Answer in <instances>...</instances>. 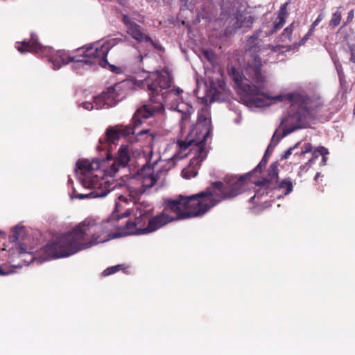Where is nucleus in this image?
Listing matches in <instances>:
<instances>
[{
  "label": "nucleus",
  "mask_w": 355,
  "mask_h": 355,
  "mask_svg": "<svg viewBox=\"0 0 355 355\" xmlns=\"http://www.w3.org/2000/svg\"><path fill=\"white\" fill-rule=\"evenodd\" d=\"M257 38V35H253L248 42L250 46L249 51L254 53L252 62L249 63L241 73L235 68L231 69V76L239 88V92L244 95L243 101L250 108L264 107L277 102H284L288 106L282 121V123L284 124V134L279 136L277 132L274 133L262 159L255 168L256 171H261L268 162V157L281 138L297 128H303L304 121L313 116L315 111L322 105V101L319 97H310L300 93H289L275 96L267 94L266 89L268 82L261 73V62L262 60L264 62H274L275 60H270V58L263 59V57L270 55V58H274L282 46H268L261 49L257 43L253 46Z\"/></svg>",
  "instance_id": "f257e3e1"
},
{
  "label": "nucleus",
  "mask_w": 355,
  "mask_h": 355,
  "mask_svg": "<svg viewBox=\"0 0 355 355\" xmlns=\"http://www.w3.org/2000/svg\"><path fill=\"white\" fill-rule=\"evenodd\" d=\"M245 182L244 177L230 176L225 178L223 182L213 183L205 191L189 196L180 195L175 199L168 200L163 211L150 218L147 225L145 219L139 218L136 222H126L124 229L117 234L109 232L116 227L115 224L107 222L95 226L92 221H89L88 225L94 236L89 243L107 241L130 235L146 234L155 232L173 220L202 216L220 201L241 193L243 191Z\"/></svg>",
  "instance_id": "f03ea898"
},
{
  "label": "nucleus",
  "mask_w": 355,
  "mask_h": 355,
  "mask_svg": "<svg viewBox=\"0 0 355 355\" xmlns=\"http://www.w3.org/2000/svg\"><path fill=\"white\" fill-rule=\"evenodd\" d=\"M127 202L126 197L119 196L116 200L114 210L108 220L96 223L94 219L87 218L71 231L62 234L57 242L47 243L35 254L33 251L35 241L32 235L24 227L16 226L9 237L10 242L12 243V246L9 248V266L6 264L0 267V275L13 273L15 269L28 266L32 262L39 264L50 259L69 257L94 245L104 243L105 241H96V243H89L94 237L91 228L88 225L89 221H92L95 226L104 225L107 222L115 224L116 227L109 232L113 234H117L125 227V226L123 228L119 226V220L130 214V209H126L125 212L121 213L125 208L123 205Z\"/></svg>",
  "instance_id": "7ed1b4c3"
},
{
  "label": "nucleus",
  "mask_w": 355,
  "mask_h": 355,
  "mask_svg": "<svg viewBox=\"0 0 355 355\" xmlns=\"http://www.w3.org/2000/svg\"><path fill=\"white\" fill-rule=\"evenodd\" d=\"M123 85H132L134 89H145L150 92V99L155 105H144L139 108L134 114V120L140 122L141 119H148L155 113L162 111L163 105L166 107L176 110L181 114L180 126L183 129L186 122L193 112V107L183 100L184 92L179 87L171 88L172 77L167 69L160 71H143L137 77L132 78L122 83Z\"/></svg>",
  "instance_id": "20e7f679"
},
{
  "label": "nucleus",
  "mask_w": 355,
  "mask_h": 355,
  "mask_svg": "<svg viewBox=\"0 0 355 355\" xmlns=\"http://www.w3.org/2000/svg\"><path fill=\"white\" fill-rule=\"evenodd\" d=\"M15 46L21 53L31 52L47 57L53 69H59L62 65L71 62L72 68L78 72L82 70L95 69L100 66L103 68L108 67L116 73H121L119 67L110 64L107 62V55L111 45L107 41H99L86 47L78 49L74 55L69 54L65 51H55L49 46H42L34 35H31L28 42L24 40L17 42Z\"/></svg>",
  "instance_id": "39448f33"
},
{
  "label": "nucleus",
  "mask_w": 355,
  "mask_h": 355,
  "mask_svg": "<svg viewBox=\"0 0 355 355\" xmlns=\"http://www.w3.org/2000/svg\"><path fill=\"white\" fill-rule=\"evenodd\" d=\"M130 150L121 146L117 157L112 163L100 162L97 160L82 159L76 164V173L82 186L92 189L88 193H78L76 190L71 194V198L79 200L103 198L116 188L114 177L121 168L126 166L130 161Z\"/></svg>",
  "instance_id": "423d86ee"
},
{
  "label": "nucleus",
  "mask_w": 355,
  "mask_h": 355,
  "mask_svg": "<svg viewBox=\"0 0 355 355\" xmlns=\"http://www.w3.org/2000/svg\"><path fill=\"white\" fill-rule=\"evenodd\" d=\"M211 131L210 107L208 105H203L198 111L197 123L186 141H179L175 144V148L178 149V153L175 155V159H180L188 153L193 154L189 166L182 171L184 178L189 179L198 174L196 167L199 166L207 156L205 144L211 137Z\"/></svg>",
  "instance_id": "0eeeda50"
},
{
  "label": "nucleus",
  "mask_w": 355,
  "mask_h": 355,
  "mask_svg": "<svg viewBox=\"0 0 355 355\" xmlns=\"http://www.w3.org/2000/svg\"><path fill=\"white\" fill-rule=\"evenodd\" d=\"M146 155V164L137 171L133 179L138 182L139 184L135 187L129 189L130 200L134 202V220H128V222H136L139 218L145 219L146 220L153 210V206L146 201H139V196L147 192L148 189L153 187L157 182V177L155 174V165L157 163L159 155L154 153L151 147L148 146L144 150Z\"/></svg>",
  "instance_id": "6e6552de"
},
{
  "label": "nucleus",
  "mask_w": 355,
  "mask_h": 355,
  "mask_svg": "<svg viewBox=\"0 0 355 355\" xmlns=\"http://www.w3.org/2000/svg\"><path fill=\"white\" fill-rule=\"evenodd\" d=\"M121 84H115L109 87L106 91L103 92L99 96L94 97L93 102L86 101L81 103V106L86 110H92L109 108L114 106L119 101V91Z\"/></svg>",
  "instance_id": "1a4fd4ad"
},
{
  "label": "nucleus",
  "mask_w": 355,
  "mask_h": 355,
  "mask_svg": "<svg viewBox=\"0 0 355 355\" xmlns=\"http://www.w3.org/2000/svg\"><path fill=\"white\" fill-rule=\"evenodd\" d=\"M221 16V19L225 20V23L227 24L228 33H232V31L238 28L250 27L254 21V17L248 13L240 12L237 10H235L234 8L229 12L223 10Z\"/></svg>",
  "instance_id": "9d476101"
},
{
  "label": "nucleus",
  "mask_w": 355,
  "mask_h": 355,
  "mask_svg": "<svg viewBox=\"0 0 355 355\" xmlns=\"http://www.w3.org/2000/svg\"><path fill=\"white\" fill-rule=\"evenodd\" d=\"M123 22L125 24L127 33L135 40L139 42H149L155 46L149 35L144 33L142 28L132 21L128 15L123 16Z\"/></svg>",
  "instance_id": "9b49d317"
},
{
  "label": "nucleus",
  "mask_w": 355,
  "mask_h": 355,
  "mask_svg": "<svg viewBox=\"0 0 355 355\" xmlns=\"http://www.w3.org/2000/svg\"><path fill=\"white\" fill-rule=\"evenodd\" d=\"M144 119L141 118L140 122L135 121L132 118L135 127L125 126L124 128L116 126L108 128L106 130L105 137L109 143H114L118 140L121 136H128L130 135H135L136 132V126L142 122Z\"/></svg>",
  "instance_id": "f8f14e48"
},
{
  "label": "nucleus",
  "mask_w": 355,
  "mask_h": 355,
  "mask_svg": "<svg viewBox=\"0 0 355 355\" xmlns=\"http://www.w3.org/2000/svg\"><path fill=\"white\" fill-rule=\"evenodd\" d=\"M203 0H185V4L181 8V12L183 13L186 10L190 12H196L200 17H208L206 12L204 13L203 9L200 8L198 4L202 3Z\"/></svg>",
  "instance_id": "ddd939ff"
},
{
  "label": "nucleus",
  "mask_w": 355,
  "mask_h": 355,
  "mask_svg": "<svg viewBox=\"0 0 355 355\" xmlns=\"http://www.w3.org/2000/svg\"><path fill=\"white\" fill-rule=\"evenodd\" d=\"M286 7L287 3H284L281 6L277 20L273 26V30L270 32V33L277 31L284 26L287 17Z\"/></svg>",
  "instance_id": "4468645a"
},
{
  "label": "nucleus",
  "mask_w": 355,
  "mask_h": 355,
  "mask_svg": "<svg viewBox=\"0 0 355 355\" xmlns=\"http://www.w3.org/2000/svg\"><path fill=\"white\" fill-rule=\"evenodd\" d=\"M277 191H282L284 196L290 193L293 190V184L290 180H284L279 185Z\"/></svg>",
  "instance_id": "2eb2a0df"
},
{
  "label": "nucleus",
  "mask_w": 355,
  "mask_h": 355,
  "mask_svg": "<svg viewBox=\"0 0 355 355\" xmlns=\"http://www.w3.org/2000/svg\"><path fill=\"white\" fill-rule=\"evenodd\" d=\"M264 194H268V189L265 183H261L259 185V189L256 191L254 196L251 198V200L261 198Z\"/></svg>",
  "instance_id": "dca6fc26"
},
{
  "label": "nucleus",
  "mask_w": 355,
  "mask_h": 355,
  "mask_svg": "<svg viewBox=\"0 0 355 355\" xmlns=\"http://www.w3.org/2000/svg\"><path fill=\"white\" fill-rule=\"evenodd\" d=\"M341 20V13L340 12L337 10L331 17V19L330 20V25L335 27L337 26Z\"/></svg>",
  "instance_id": "f3484780"
},
{
  "label": "nucleus",
  "mask_w": 355,
  "mask_h": 355,
  "mask_svg": "<svg viewBox=\"0 0 355 355\" xmlns=\"http://www.w3.org/2000/svg\"><path fill=\"white\" fill-rule=\"evenodd\" d=\"M297 26L295 23H292L288 27L284 29V33L282 34V40H285L287 39L291 41V36L293 32V29L294 26Z\"/></svg>",
  "instance_id": "a211bd4d"
},
{
  "label": "nucleus",
  "mask_w": 355,
  "mask_h": 355,
  "mask_svg": "<svg viewBox=\"0 0 355 355\" xmlns=\"http://www.w3.org/2000/svg\"><path fill=\"white\" fill-rule=\"evenodd\" d=\"M123 268V265H116L114 266L107 268L103 272L102 274L104 276H107V275H112L113 273H115L117 271H119Z\"/></svg>",
  "instance_id": "6ab92c4d"
},
{
  "label": "nucleus",
  "mask_w": 355,
  "mask_h": 355,
  "mask_svg": "<svg viewBox=\"0 0 355 355\" xmlns=\"http://www.w3.org/2000/svg\"><path fill=\"white\" fill-rule=\"evenodd\" d=\"M277 166L273 164L270 166L268 171V175L270 176V180L273 181L277 178Z\"/></svg>",
  "instance_id": "aec40b11"
},
{
  "label": "nucleus",
  "mask_w": 355,
  "mask_h": 355,
  "mask_svg": "<svg viewBox=\"0 0 355 355\" xmlns=\"http://www.w3.org/2000/svg\"><path fill=\"white\" fill-rule=\"evenodd\" d=\"M300 144V142H297L296 144H295L293 147L289 148L284 153V155L282 156V159H287L293 151L294 149H295Z\"/></svg>",
  "instance_id": "412c9836"
},
{
  "label": "nucleus",
  "mask_w": 355,
  "mask_h": 355,
  "mask_svg": "<svg viewBox=\"0 0 355 355\" xmlns=\"http://www.w3.org/2000/svg\"><path fill=\"white\" fill-rule=\"evenodd\" d=\"M303 148L304 150L300 153V155L310 153L312 150V146L310 143L304 144Z\"/></svg>",
  "instance_id": "4be33fe9"
},
{
  "label": "nucleus",
  "mask_w": 355,
  "mask_h": 355,
  "mask_svg": "<svg viewBox=\"0 0 355 355\" xmlns=\"http://www.w3.org/2000/svg\"><path fill=\"white\" fill-rule=\"evenodd\" d=\"M318 153L322 155V157H324L325 155H328L329 154V151L328 150L322 146V147H320L318 149Z\"/></svg>",
  "instance_id": "5701e85b"
},
{
  "label": "nucleus",
  "mask_w": 355,
  "mask_h": 355,
  "mask_svg": "<svg viewBox=\"0 0 355 355\" xmlns=\"http://www.w3.org/2000/svg\"><path fill=\"white\" fill-rule=\"evenodd\" d=\"M320 155V154H319V153H318V149H317V150H314V151L313 152V157L312 159H310V160H309V161L306 164V165H305V166H310V164H311V163L314 160V159L317 158V157H318V155Z\"/></svg>",
  "instance_id": "b1692460"
},
{
  "label": "nucleus",
  "mask_w": 355,
  "mask_h": 355,
  "mask_svg": "<svg viewBox=\"0 0 355 355\" xmlns=\"http://www.w3.org/2000/svg\"><path fill=\"white\" fill-rule=\"evenodd\" d=\"M223 85L224 84L223 82H219V83H218L219 88H218V90H216L215 92H214V94H213L214 98H216V93L220 92V90L223 91L225 89Z\"/></svg>",
  "instance_id": "393cba45"
},
{
  "label": "nucleus",
  "mask_w": 355,
  "mask_h": 355,
  "mask_svg": "<svg viewBox=\"0 0 355 355\" xmlns=\"http://www.w3.org/2000/svg\"><path fill=\"white\" fill-rule=\"evenodd\" d=\"M204 55L208 59V60H209L210 62H212V60L214 59V55L212 54L211 52H209V51H206L204 52Z\"/></svg>",
  "instance_id": "a878e982"
},
{
  "label": "nucleus",
  "mask_w": 355,
  "mask_h": 355,
  "mask_svg": "<svg viewBox=\"0 0 355 355\" xmlns=\"http://www.w3.org/2000/svg\"><path fill=\"white\" fill-rule=\"evenodd\" d=\"M324 14L323 13H320L318 16L317 19L313 22L318 25L320 23V21L324 19Z\"/></svg>",
  "instance_id": "bb28decb"
},
{
  "label": "nucleus",
  "mask_w": 355,
  "mask_h": 355,
  "mask_svg": "<svg viewBox=\"0 0 355 355\" xmlns=\"http://www.w3.org/2000/svg\"><path fill=\"white\" fill-rule=\"evenodd\" d=\"M334 64H335V66H336V70L339 74V76H340V71H341V65L340 63H338L337 62V60H334Z\"/></svg>",
  "instance_id": "cd10ccee"
},
{
  "label": "nucleus",
  "mask_w": 355,
  "mask_h": 355,
  "mask_svg": "<svg viewBox=\"0 0 355 355\" xmlns=\"http://www.w3.org/2000/svg\"><path fill=\"white\" fill-rule=\"evenodd\" d=\"M311 35H309V33L307 32V33L302 37L300 42V44H304L306 41H307Z\"/></svg>",
  "instance_id": "c85d7f7f"
},
{
  "label": "nucleus",
  "mask_w": 355,
  "mask_h": 355,
  "mask_svg": "<svg viewBox=\"0 0 355 355\" xmlns=\"http://www.w3.org/2000/svg\"><path fill=\"white\" fill-rule=\"evenodd\" d=\"M314 29H315V27H313V26H312V25H311V27L308 31L309 35H312L314 31Z\"/></svg>",
  "instance_id": "c756f323"
},
{
  "label": "nucleus",
  "mask_w": 355,
  "mask_h": 355,
  "mask_svg": "<svg viewBox=\"0 0 355 355\" xmlns=\"http://www.w3.org/2000/svg\"><path fill=\"white\" fill-rule=\"evenodd\" d=\"M326 162H327V157H326L325 156H324V157H322V164L323 165H324V164H325V163H326Z\"/></svg>",
  "instance_id": "7c9ffc66"
},
{
  "label": "nucleus",
  "mask_w": 355,
  "mask_h": 355,
  "mask_svg": "<svg viewBox=\"0 0 355 355\" xmlns=\"http://www.w3.org/2000/svg\"><path fill=\"white\" fill-rule=\"evenodd\" d=\"M320 176V173H317L315 176V180H317L318 178Z\"/></svg>",
  "instance_id": "2f4dec72"
},
{
  "label": "nucleus",
  "mask_w": 355,
  "mask_h": 355,
  "mask_svg": "<svg viewBox=\"0 0 355 355\" xmlns=\"http://www.w3.org/2000/svg\"><path fill=\"white\" fill-rule=\"evenodd\" d=\"M147 132H148V130H141V131H140V132H139V133H147Z\"/></svg>",
  "instance_id": "473e14b6"
},
{
  "label": "nucleus",
  "mask_w": 355,
  "mask_h": 355,
  "mask_svg": "<svg viewBox=\"0 0 355 355\" xmlns=\"http://www.w3.org/2000/svg\"><path fill=\"white\" fill-rule=\"evenodd\" d=\"M311 25L315 28L318 26V24H315L314 22H313Z\"/></svg>",
  "instance_id": "72a5a7b5"
},
{
  "label": "nucleus",
  "mask_w": 355,
  "mask_h": 355,
  "mask_svg": "<svg viewBox=\"0 0 355 355\" xmlns=\"http://www.w3.org/2000/svg\"><path fill=\"white\" fill-rule=\"evenodd\" d=\"M210 84H211V88H213V83H212V82H211V83H210Z\"/></svg>",
  "instance_id": "f704fd0d"
},
{
  "label": "nucleus",
  "mask_w": 355,
  "mask_h": 355,
  "mask_svg": "<svg viewBox=\"0 0 355 355\" xmlns=\"http://www.w3.org/2000/svg\"><path fill=\"white\" fill-rule=\"evenodd\" d=\"M213 88H214V89H215V91H214V92H215L217 89H216V87H213Z\"/></svg>",
  "instance_id": "c9c22d12"
}]
</instances>
